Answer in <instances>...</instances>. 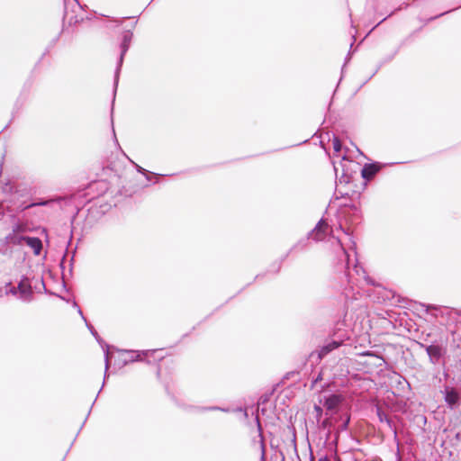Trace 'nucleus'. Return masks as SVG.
Instances as JSON below:
<instances>
[{
  "mask_svg": "<svg viewBox=\"0 0 461 461\" xmlns=\"http://www.w3.org/2000/svg\"><path fill=\"white\" fill-rule=\"evenodd\" d=\"M459 314L461 315V312Z\"/></svg>",
  "mask_w": 461,
  "mask_h": 461,
  "instance_id": "41",
  "label": "nucleus"
},
{
  "mask_svg": "<svg viewBox=\"0 0 461 461\" xmlns=\"http://www.w3.org/2000/svg\"><path fill=\"white\" fill-rule=\"evenodd\" d=\"M376 415L380 422H384L390 430L393 431L394 439H397V429L393 420L382 410L381 407L376 406Z\"/></svg>",
  "mask_w": 461,
  "mask_h": 461,
  "instance_id": "9",
  "label": "nucleus"
},
{
  "mask_svg": "<svg viewBox=\"0 0 461 461\" xmlns=\"http://www.w3.org/2000/svg\"><path fill=\"white\" fill-rule=\"evenodd\" d=\"M86 323V327L88 328V330H90L92 335L95 336L96 339H98V333L95 330V328L91 324H88L87 321Z\"/></svg>",
  "mask_w": 461,
  "mask_h": 461,
  "instance_id": "28",
  "label": "nucleus"
},
{
  "mask_svg": "<svg viewBox=\"0 0 461 461\" xmlns=\"http://www.w3.org/2000/svg\"><path fill=\"white\" fill-rule=\"evenodd\" d=\"M332 144H333L334 151L339 152L341 150L342 145L338 137L334 136V138L332 140Z\"/></svg>",
  "mask_w": 461,
  "mask_h": 461,
  "instance_id": "24",
  "label": "nucleus"
},
{
  "mask_svg": "<svg viewBox=\"0 0 461 461\" xmlns=\"http://www.w3.org/2000/svg\"><path fill=\"white\" fill-rule=\"evenodd\" d=\"M132 37H133V33L130 30L122 32V42L120 44L121 53H120L119 59L117 61L116 69L114 72V87L115 88L117 87V85H118L119 75H120L121 68H122V66L123 63L124 56L126 55V53L131 46Z\"/></svg>",
  "mask_w": 461,
  "mask_h": 461,
  "instance_id": "3",
  "label": "nucleus"
},
{
  "mask_svg": "<svg viewBox=\"0 0 461 461\" xmlns=\"http://www.w3.org/2000/svg\"><path fill=\"white\" fill-rule=\"evenodd\" d=\"M84 16L77 13L76 10L72 9L69 11L67 7L65 8L64 20L68 21L69 25H76L77 23L84 21Z\"/></svg>",
  "mask_w": 461,
  "mask_h": 461,
  "instance_id": "15",
  "label": "nucleus"
},
{
  "mask_svg": "<svg viewBox=\"0 0 461 461\" xmlns=\"http://www.w3.org/2000/svg\"><path fill=\"white\" fill-rule=\"evenodd\" d=\"M14 191V185L11 184H6L4 187V192L5 193H12Z\"/></svg>",
  "mask_w": 461,
  "mask_h": 461,
  "instance_id": "29",
  "label": "nucleus"
},
{
  "mask_svg": "<svg viewBox=\"0 0 461 461\" xmlns=\"http://www.w3.org/2000/svg\"><path fill=\"white\" fill-rule=\"evenodd\" d=\"M320 432L323 433L325 444L331 440L332 429L320 430Z\"/></svg>",
  "mask_w": 461,
  "mask_h": 461,
  "instance_id": "25",
  "label": "nucleus"
},
{
  "mask_svg": "<svg viewBox=\"0 0 461 461\" xmlns=\"http://www.w3.org/2000/svg\"><path fill=\"white\" fill-rule=\"evenodd\" d=\"M420 306L424 309L426 313H429L430 310L438 311L440 307L433 304L420 303Z\"/></svg>",
  "mask_w": 461,
  "mask_h": 461,
  "instance_id": "23",
  "label": "nucleus"
},
{
  "mask_svg": "<svg viewBox=\"0 0 461 461\" xmlns=\"http://www.w3.org/2000/svg\"><path fill=\"white\" fill-rule=\"evenodd\" d=\"M305 244H306V240H300L298 243H296L294 246H293L291 248V249L285 255H284L282 257L280 261H278L273 265V267H275V272L277 273L280 270L282 263L284 262V260H285V258L288 257V255L291 251H293L294 249H295L299 247L303 248L305 246Z\"/></svg>",
  "mask_w": 461,
  "mask_h": 461,
  "instance_id": "18",
  "label": "nucleus"
},
{
  "mask_svg": "<svg viewBox=\"0 0 461 461\" xmlns=\"http://www.w3.org/2000/svg\"><path fill=\"white\" fill-rule=\"evenodd\" d=\"M341 167H342V172H341V175L339 176V168L334 166V170H335V174H336V179L340 183H349L350 179H351V176L350 174L348 173V169L346 168V165H343L341 164Z\"/></svg>",
  "mask_w": 461,
  "mask_h": 461,
  "instance_id": "16",
  "label": "nucleus"
},
{
  "mask_svg": "<svg viewBox=\"0 0 461 461\" xmlns=\"http://www.w3.org/2000/svg\"><path fill=\"white\" fill-rule=\"evenodd\" d=\"M104 359H105V373H106L108 368H109V350H108V348L104 351Z\"/></svg>",
  "mask_w": 461,
  "mask_h": 461,
  "instance_id": "27",
  "label": "nucleus"
},
{
  "mask_svg": "<svg viewBox=\"0 0 461 461\" xmlns=\"http://www.w3.org/2000/svg\"><path fill=\"white\" fill-rule=\"evenodd\" d=\"M385 19L386 18H383V20L380 23H378V24H380L382 22L385 21Z\"/></svg>",
  "mask_w": 461,
  "mask_h": 461,
  "instance_id": "39",
  "label": "nucleus"
},
{
  "mask_svg": "<svg viewBox=\"0 0 461 461\" xmlns=\"http://www.w3.org/2000/svg\"><path fill=\"white\" fill-rule=\"evenodd\" d=\"M341 345L340 341L332 339L324 344L318 351V358L322 359L328 354H330L334 349H337Z\"/></svg>",
  "mask_w": 461,
  "mask_h": 461,
  "instance_id": "11",
  "label": "nucleus"
},
{
  "mask_svg": "<svg viewBox=\"0 0 461 461\" xmlns=\"http://www.w3.org/2000/svg\"><path fill=\"white\" fill-rule=\"evenodd\" d=\"M313 410H314V412H315L316 421L318 422V421H320L321 420V417H322V414H323V410L318 404H314Z\"/></svg>",
  "mask_w": 461,
  "mask_h": 461,
  "instance_id": "22",
  "label": "nucleus"
},
{
  "mask_svg": "<svg viewBox=\"0 0 461 461\" xmlns=\"http://www.w3.org/2000/svg\"><path fill=\"white\" fill-rule=\"evenodd\" d=\"M157 350H142V351H132V350H124L125 353L131 355L129 359H125L124 363L133 362V361H141L143 357H147L149 355H152Z\"/></svg>",
  "mask_w": 461,
  "mask_h": 461,
  "instance_id": "13",
  "label": "nucleus"
},
{
  "mask_svg": "<svg viewBox=\"0 0 461 461\" xmlns=\"http://www.w3.org/2000/svg\"><path fill=\"white\" fill-rule=\"evenodd\" d=\"M195 409L199 411H221L224 412L230 411V410L228 408H221V407H218V406L196 407Z\"/></svg>",
  "mask_w": 461,
  "mask_h": 461,
  "instance_id": "21",
  "label": "nucleus"
},
{
  "mask_svg": "<svg viewBox=\"0 0 461 461\" xmlns=\"http://www.w3.org/2000/svg\"><path fill=\"white\" fill-rule=\"evenodd\" d=\"M375 461H382V460H381L380 458H378V457H377V458H375Z\"/></svg>",
  "mask_w": 461,
  "mask_h": 461,
  "instance_id": "40",
  "label": "nucleus"
},
{
  "mask_svg": "<svg viewBox=\"0 0 461 461\" xmlns=\"http://www.w3.org/2000/svg\"><path fill=\"white\" fill-rule=\"evenodd\" d=\"M244 416L247 418L248 417V412L247 411H244Z\"/></svg>",
  "mask_w": 461,
  "mask_h": 461,
  "instance_id": "38",
  "label": "nucleus"
},
{
  "mask_svg": "<svg viewBox=\"0 0 461 461\" xmlns=\"http://www.w3.org/2000/svg\"><path fill=\"white\" fill-rule=\"evenodd\" d=\"M416 344L420 348H424L429 356V362L433 365L439 363L440 359L447 353V341L435 340L431 341V344L427 345L420 341H415Z\"/></svg>",
  "mask_w": 461,
  "mask_h": 461,
  "instance_id": "1",
  "label": "nucleus"
},
{
  "mask_svg": "<svg viewBox=\"0 0 461 461\" xmlns=\"http://www.w3.org/2000/svg\"><path fill=\"white\" fill-rule=\"evenodd\" d=\"M74 1L76 2L75 6L77 7V9L80 13H82V12H83V10H82V6L80 5V4L77 2V0H74Z\"/></svg>",
  "mask_w": 461,
  "mask_h": 461,
  "instance_id": "32",
  "label": "nucleus"
},
{
  "mask_svg": "<svg viewBox=\"0 0 461 461\" xmlns=\"http://www.w3.org/2000/svg\"><path fill=\"white\" fill-rule=\"evenodd\" d=\"M255 420H256V423H257V427H258V439L255 438L254 443L258 442L259 445V447L261 450L260 461H266V446H265V441H264V437H263V432H262V426H261L258 415H256Z\"/></svg>",
  "mask_w": 461,
  "mask_h": 461,
  "instance_id": "10",
  "label": "nucleus"
},
{
  "mask_svg": "<svg viewBox=\"0 0 461 461\" xmlns=\"http://www.w3.org/2000/svg\"><path fill=\"white\" fill-rule=\"evenodd\" d=\"M342 402V395L332 393L328 396H324L323 405L327 409V412H329L334 411Z\"/></svg>",
  "mask_w": 461,
  "mask_h": 461,
  "instance_id": "8",
  "label": "nucleus"
},
{
  "mask_svg": "<svg viewBox=\"0 0 461 461\" xmlns=\"http://www.w3.org/2000/svg\"><path fill=\"white\" fill-rule=\"evenodd\" d=\"M443 393L447 407L454 410L459 403L460 397L458 392L453 387L446 386Z\"/></svg>",
  "mask_w": 461,
  "mask_h": 461,
  "instance_id": "5",
  "label": "nucleus"
},
{
  "mask_svg": "<svg viewBox=\"0 0 461 461\" xmlns=\"http://www.w3.org/2000/svg\"><path fill=\"white\" fill-rule=\"evenodd\" d=\"M18 290H17V287H12L7 293H10L14 295H15L17 294Z\"/></svg>",
  "mask_w": 461,
  "mask_h": 461,
  "instance_id": "33",
  "label": "nucleus"
},
{
  "mask_svg": "<svg viewBox=\"0 0 461 461\" xmlns=\"http://www.w3.org/2000/svg\"><path fill=\"white\" fill-rule=\"evenodd\" d=\"M394 55H395V54L391 55V56L388 58V59H387V60H388V61L392 60V59H393Z\"/></svg>",
  "mask_w": 461,
  "mask_h": 461,
  "instance_id": "36",
  "label": "nucleus"
},
{
  "mask_svg": "<svg viewBox=\"0 0 461 461\" xmlns=\"http://www.w3.org/2000/svg\"><path fill=\"white\" fill-rule=\"evenodd\" d=\"M136 169L138 172L143 174L149 181L150 180L149 175H151L152 173L149 172L148 170L144 169L139 165H136Z\"/></svg>",
  "mask_w": 461,
  "mask_h": 461,
  "instance_id": "26",
  "label": "nucleus"
},
{
  "mask_svg": "<svg viewBox=\"0 0 461 461\" xmlns=\"http://www.w3.org/2000/svg\"><path fill=\"white\" fill-rule=\"evenodd\" d=\"M50 201L49 200H44V199H40L39 201L37 202H34V203H31L27 205H21L20 206V210L21 211H25L27 209H30V208H32V207H36V206H46L50 203Z\"/></svg>",
  "mask_w": 461,
  "mask_h": 461,
  "instance_id": "19",
  "label": "nucleus"
},
{
  "mask_svg": "<svg viewBox=\"0 0 461 461\" xmlns=\"http://www.w3.org/2000/svg\"><path fill=\"white\" fill-rule=\"evenodd\" d=\"M429 337H430V333H427L426 335H424L422 333L421 337H420V339L422 340L421 342H423V343L429 342Z\"/></svg>",
  "mask_w": 461,
  "mask_h": 461,
  "instance_id": "30",
  "label": "nucleus"
},
{
  "mask_svg": "<svg viewBox=\"0 0 461 461\" xmlns=\"http://www.w3.org/2000/svg\"><path fill=\"white\" fill-rule=\"evenodd\" d=\"M23 231H24V228L22 225H15L13 229V231L5 237L6 243L13 246L23 245L26 236L21 234Z\"/></svg>",
  "mask_w": 461,
  "mask_h": 461,
  "instance_id": "4",
  "label": "nucleus"
},
{
  "mask_svg": "<svg viewBox=\"0 0 461 461\" xmlns=\"http://www.w3.org/2000/svg\"><path fill=\"white\" fill-rule=\"evenodd\" d=\"M349 421H350V416L348 414H347L345 416L342 423L340 425H339L337 434H339V431L346 430L348 427ZM337 440H338V435H336L334 441H337Z\"/></svg>",
  "mask_w": 461,
  "mask_h": 461,
  "instance_id": "20",
  "label": "nucleus"
},
{
  "mask_svg": "<svg viewBox=\"0 0 461 461\" xmlns=\"http://www.w3.org/2000/svg\"><path fill=\"white\" fill-rule=\"evenodd\" d=\"M326 418L317 422L320 430L332 429L334 427L333 418L331 414L326 412Z\"/></svg>",
  "mask_w": 461,
  "mask_h": 461,
  "instance_id": "17",
  "label": "nucleus"
},
{
  "mask_svg": "<svg viewBox=\"0 0 461 461\" xmlns=\"http://www.w3.org/2000/svg\"><path fill=\"white\" fill-rule=\"evenodd\" d=\"M73 305H74L75 307H77V308L78 314H80V316L83 318V320L86 322V318H85V317H84V315H83L82 310H81V309H80V307L77 305V303L76 302H74V303H73Z\"/></svg>",
  "mask_w": 461,
  "mask_h": 461,
  "instance_id": "31",
  "label": "nucleus"
},
{
  "mask_svg": "<svg viewBox=\"0 0 461 461\" xmlns=\"http://www.w3.org/2000/svg\"><path fill=\"white\" fill-rule=\"evenodd\" d=\"M366 356H375L373 353H370V352H366L365 353Z\"/></svg>",
  "mask_w": 461,
  "mask_h": 461,
  "instance_id": "37",
  "label": "nucleus"
},
{
  "mask_svg": "<svg viewBox=\"0 0 461 461\" xmlns=\"http://www.w3.org/2000/svg\"><path fill=\"white\" fill-rule=\"evenodd\" d=\"M449 11H447V12H444V13H441L440 14L435 16L433 19L438 17V16H441V15H444L445 14H447Z\"/></svg>",
  "mask_w": 461,
  "mask_h": 461,
  "instance_id": "35",
  "label": "nucleus"
},
{
  "mask_svg": "<svg viewBox=\"0 0 461 461\" xmlns=\"http://www.w3.org/2000/svg\"><path fill=\"white\" fill-rule=\"evenodd\" d=\"M337 246L340 249L341 251V257L340 259L343 263H345V275L348 277H352V272L356 273L357 276H363L365 277V270L364 268L359 266L357 259L355 258L354 261H351L350 259V254L349 252L343 247L341 241L339 239L336 240Z\"/></svg>",
  "mask_w": 461,
  "mask_h": 461,
  "instance_id": "2",
  "label": "nucleus"
},
{
  "mask_svg": "<svg viewBox=\"0 0 461 461\" xmlns=\"http://www.w3.org/2000/svg\"><path fill=\"white\" fill-rule=\"evenodd\" d=\"M17 290L21 294L22 297H24L30 301L32 295V286L29 283L28 278L23 277L17 285Z\"/></svg>",
  "mask_w": 461,
  "mask_h": 461,
  "instance_id": "12",
  "label": "nucleus"
},
{
  "mask_svg": "<svg viewBox=\"0 0 461 461\" xmlns=\"http://www.w3.org/2000/svg\"><path fill=\"white\" fill-rule=\"evenodd\" d=\"M24 243L32 249L35 256L41 255L42 249V241L40 238L26 236Z\"/></svg>",
  "mask_w": 461,
  "mask_h": 461,
  "instance_id": "14",
  "label": "nucleus"
},
{
  "mask_svg": "<svg viewBox=\"0 0 461 461\" xmlns=\"http://www.w3.org/2000/svg\"><path fill=\"white\" fill-rule=\"evenodd\" d=\"M319 461H330V459L327 456H321Z\"/></svg>",
  "mask_w": 461,
  "mask_h": 461,
  "instance_id": "34",
  "label": "nucleus"
},
{
  "mask_svg": "<svg viewBox=\"0 0 461 461\" xmlns=\"http://www.w3.org/2000/svg\"><path fill=\"white\" fill-rule=\"evenodd\" d=\"M328 229V223L325 220L321 219L316 224L315 228L308 233L306 240L312 239L316 241L322 240L325 237L326 230Z\"/></svg>",
  "mask_w": 461,
  "mask_h": 461,
  "instance_id": "6",
  "label": "nucleus"
},
{
  "mask_svg": "<svg viewBox=\"0 0 461 461\" xmlns=\"http://www.w3.org/2000/svg\"><path fill=\"white\" fill-rule=\"evenodd\" d=\"M382 167L383 165L379 162L365 164L361 170V176L365 180L370 181L382 169Z\"/></svg>",
  "mask_w": 461,
  "mask_h": 461,
  "instance_id": "7",
  "label": "nucleus"
}]
</instances>
